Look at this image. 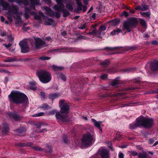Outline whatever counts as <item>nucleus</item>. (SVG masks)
Instances as JSON below:
<instances>
[{
  "instance_id": "nucleus-1",
  "label": "nucleus",
  "mask_w": 158,
  "mask_h": 158,
  "mask_svg": "<svg viewBox=\"0 0 158 158\" xmlns=\"http://www.w3.org/2000/svg\"><path fill=\"white\" fill-rule=\"evenodd\" d=\"M60 108V112L56 113L57 120L59 122L66 123L69 121V118L68 115L70 110V106L64 99L60 100L59 102Z\"/></svg>"
},
{
  "instance_id": "nucleus-2",
  "label": "nucleus",
  "mask_w": 158,
  "mask_h": 158,
  "mask_svg": "<svg viewBox=\"0 0 158 158\" xmlns=\"http://www.w3.org/2000/svg\"><path fill=\"white\" fill-rule=\"evenodd\" d=\"M9 100L16 104L22 103V111H23L27 106L28 99L26 95L24 94L17 91H12L8 96Z\"/></svg>"
},
{
  "instance_id": "nucleus-3",
  "label": "nucleus",
  "mask_w": 158,
  "mask_h": 158,
  "mask_svg": "<svg viewBox=\"0 0 158 158\" xmlns=\"http://www.w3.org/2000/svg\"><path fill=\"white\" fill-rule=\"evenodd\" d=\"M37 74L40 80L43 83H48L51 80V74L45 70H40L37 72Z\"/></svg>"
},
{
  "instance_id": "nucleus-4",
  "label": "nucleus",
  "mask_w": 158,
  "mask_h": 158,
  "mask_svg": "<svg viewBox=\"0 0 158 158\" xmlns=\"http://www.w3.org/2000/svg\"><path fill=\"white\" fill-rule=\"evenodd\" d=\"M138 22L137 18L134 17L131 18L127 21L124 23L123 27L128 32H130L132 29L136 27Z\"/></svg>"
},
{
  "instance_id": "nucleus-5",
  "label": "nucleus",
  "mask_w": 158,
  "mask_h": 158,
  "mask_svg": "<svg viewBox=\"0 0 158 158\" xmlns=\"http://www.w3.org/2000/svg\"><path fill=\"white\" fill-rule=\"evenodd\" d=\"M139 118L140 120L139 122H140L141 127L149 129L154 125V120L151 118L143 116H140Z\"/></svg>"
},
{
  "instance_id": "nucleus-6",
  "label": "nucleus",
  "mask_w": 158,
  "mask_h": 158,
  "mask_svg": "<svg viewBox=\"0 0 158 158\" xmlns=\"http://www.w3.org/2000/svg\"><path fill=\"white\" fill-rule=\"evenodd\" d=\"M93 138L91 135L89 133L85 134L81 140L82 145L87 146L92 143Z\"/></svg>"
},
{
  "instance_id": "nucleus-7",
  "label": "nucleus",
  "mask_w": 158,
  "mask_h": 158,
  "mask_svg": "<svg viewBox=\"0 0 158 158\" xmlns=\"http://www.w3.org/2000/svg\"><path fill=\"white\" fill-rule=\"evenodd\" d=\"M19 45L21 48V52L23 53L27 52L30 51L29 46L27 42L24 41H21Z\"/></svg>"
},
{
  "instance_id": "nucleus-8",
  "label": "nucleus",
  "mask_w": 158,
  "mask_h": 158,
  "mask_svg": "<svg viewBox=\"0 0 158 158\" xmlns=\"http://www.w3.org/2000/svg\"><path fill=\"white\" fill-rule=\"evenodd\" d=\"M35 45L36 49H40L43 47L45 44V42L39 38H35Z\"/></svg>"
},
{
  "instance_id": "nucleus-9",
  "label": "nucleus",
  "mask_w": 158,
  "mask_h": 158,
  "mask_svg": "<svg viewBox=\"0 0 158 158\" xmlns=\"http://www.w3.org/2000/svg\"><path fill=\"white\" fill-rule=\"evenodd\" d=\"M46 10L49 16L52 17L55 16L57 18H60V14L59 12H54L50 8L47 7L46 8Z\"/></svg>"
},
{
  "instance_id": "nucleus-10",
  "label": "nucleus",
  "mask_w": 158,
  "mask_h": 158,
  "mask_svg": "<svg viewBox=\"0 0 158 158\" xmlns=\"http://www.w3.org/2000/svg\"><path fill=\"white\" fill-rule=\"evenodd\" d=\"M26 131V129L25 127H21L15 130L14 131L15 132L17 135L24 136L25 135Z\"/></svg>"
},
{
  "instance_id": "nucleus-11",
  "label": "nucleus",
  "mask_w": 158,
  "mask_h": 158,
  "mask_svg": "<svg viewBox=\"0 0 158 158\" xmlns=\"http://www.w3.org/2000/svg\"><path fill=\"white\" fill-rule=\"evenodd\" d=\"M10 116L15 121H19L23 118V117L22 115L18 114V112H16L10 113Z\"/></svg>"
},
{
  "instance_id": "nucleus-12",
  "label": "nucleus",
  "mask_w": 158,
  "mask_h": 158,
  "mask_svg": "<svg viewBox=\"0 0 158 158\" xmlns=\"http://www.w3.org/2000/svg\"><path fill=\"white\" fill-rule=\"evenodd\" d=\"M19 9V6L16 5H12L10 6L9 12L14 15L20 14L18 12Z\"/></svg>"
},
{
  "instance_id": "nucleus-13",
  "label": "nucleus",
  "mask_w": 158,
  "mask_h": 158,
  "mask_svg": "<svg viewBox=\"0 0 158 158\" xmlns=\"http://www.w3.org/2000/svg\"><path fill=\"white\" fill-rule=\"evenodd\" d=\"M99 153L102 158H109V152L106 149H102L99 150Z\"/></svg>"
},
{
  "instance_id": "nucleus-14",
  "label": "nucleus",
  "mask_w": 158,
  "mask_h": 158,
  "mask_svg": "<svg viewBox=\"0 0 158 158\" xmlns=\"http://www.w3.org/2000/svg\"><path fill=\"white\" fill-rule=\"evenodd\" d=\"M139 117L136 119V123H131L130 124V128L131 129H135L137 127H141L140 122H139Z\"/></svg>"
},
{
  "instance_id": "nucleus-15",
  "label": "nucleus",
  "mask_w": 158,
  "mask_h": 158,
  "mask_svg": "<svg viewBox=\"0 0 158 158\" xmlns=\"http://www.w3.org/2000/svg\"><path fill=\"white\" fill-rule=\"evenodd\" d=\"M150 68L151 70L154 71L158 70V61L155 60L152 62Z\"/></svg>"
},
{
  "instance_id": "nucleus-16",
  "label": "nucleus",
  "mask_w": 158,
  "mask_h": 158,
  "mask_svg": "<svg viewBox=\"0 0 158 158\" xmlns=\"http://www.w3.org/2000/svg\"><path fill=\"white\" fill-rule=\"evenodd\" d=\"M64 7V6L63 4H57L55 5L54 8L55 10L59 12H61Z\"/></svg>"
},
{
  "instance_id": "nucleus-17",
  "label": "nucleus",
  "mask_w": 158,
  "mask_h": 158,
  "mask_svg": "<svg viewBox=\"0 0 158 158\" xmlns=\"http://www.w3.org/2000/svg\"><path fill=\"white\" fill-rule=\"evenodd\" d=\"M0 5L2 7L3 10L9 11L10 6V5L9 3L2 0L0 3Z\"/></svg>"
},
{
  "instance_id": "nucleus-18",
  "label": "nucleus",
  "mask_w": 158,
  "mask_h": 158,
  "mask_svg": "<svg viewBox=\"0 0 158 158\" xmlns=\"http://www.w3.org/2000/svg\"><path fill=\"white\" fill-rule=\"evenodd\" d=\"M2 132L3 134H7L9 132V128L7 124L3 123L2 124Z\"/></svg>"
},
{
  "instance_id": "nucleus-19",
  "label": "nucleus",
  "mask_w": 158,
  "mask_h": 158,
  "mask_svg": "<svg viewBox=\"0 0 158 158\" xmlns=\"http://www.w3.org/2000/svg\"><path fill=\"white\" fill-rule=\"evenodd\" d=\"M92 121L94 123V126L98 128L99 129V130L102 131V130L101 127V125L102 122L101 121L98 122L94 119H92Z\"/></svg>"
},
{
  "instance_id": "nucleus-20",
  "label": "nucleus",
  "mask_w": 158,
  "mask_h": 158,
  "mask_svg": "<svg viewBox=\"0 0 158 158\" xmlns=\"http://www.w3.org/2000/svg\"><path fill=\"white\" fill-rule=\"evenodd\" d=\"M148 155L147 153L144 151H143L142 152L139 153L138 156V158H148Z\"/></svg>"
},
{
  "instance_id": "nucleus-21",
  "label": "nucleus",
  "mask_w": 158,
  "mask_h": 158,
  "mask_svg": "<svg viewBox=\"0 0 158 158\" xmlns=\"http://www.w3.org/2000/svg\"><path fill=\"white\" fill-rule=\"evenodd\" d=\"M77 9L75 10V12H78L81 11L82 10V4L81 2H80L79 0L77 1Z\"/></svg>"
},
{
  "instance_id": "nucleus-22",
  "label": "nucleus",
  "mask_w": 158,
  "mask_h": 158,
  "mask_svg": "<svg viewBox=\"0 0 158 158\" xmlns=\"http://www.w3.org/2000/svg\"><path fill=\"white\" fill-rule=\"evenodd\" d=\"M52 68L55 71H60L64 69V68L63 67H59L55 65H52Z\"/></svg>"
},
{
  "instance_id": "nucleus-23",
  "label": "nucleus",
  "mask_w": 158,
  "mask_h": 158,
  "mask_svg": "<svg viewBox=\"0 0 158 158\" xmlns=\"http://www.w3.org/2000/svg\"><path fill=\"white\" fill-rule=\"evenodd\" d=\"M120 22V19H115L114 20H113L112 21L108 22L109 23H110L111 25L112 26H116L118 25Z\"/></svg>"
},
{
  "instance_id": "nucleus-24",
  "label": "nucleus",
  "mask_w": 158,
  "mask_h": 158,
  "mask_svg": "<svg viewBox=\"0 0 158 158\" xmlns=\"http://www.w3.org/2000/svg\"><path fill=\"white\" fill-rule=\"evenodd\" d=\"M110 64V61L108 60H106L101 62L100 65L104 67H106L108 66Z\"/></svg>"
},
{
  "instance_id": "nucleus-25",
  "label": "nucleus",
  "mask_w": 158,
  "mask_h": 158,
  "mask_svg": "<svg viewBox=\"0 0 158 158\" xmlns=\"http://www.w3.org/2000/svg\"><path fill=\"white\" fill-rule=\"evenodd\" d=\"M120 49L119 47H106L105 48V49L108 51H114L118 50Z\"/></svg>"
},
{
  "instance_id": "nucleus-26",
  "label": "nucleus",
  "mask_w": 158,
  "mask_h": 158,
  "mask_svg": "<svg viewBox=\"0 0 158 158\" xmlns=\"http://www.w3.org/2000/svg\"><path fill=\"white\" fill-rule=\"evenodd\" d=\"M59 96V94L57 93L51 94L49 96V98L52 100H53Z\"/></svg>"
},
{
  "instance_id": "nucleus-27",
  "label": "nucleus",
  "mask_w": 158,
  "mask_h": 158,
  "mask_svg": "<svg viewBox=\"0 0 158 158\" xmlns=\"http://www.w3.org/2000/svg\"><path fill=\"white\" fill-rule=\"evenodd\" d=\"M57 77L58 78H61L63 81H65L66 80V77L65 75L62 73H58L57 74Z\"/></svg>"
},
{
  "instance_id": "nucleus-28",
  "label": "nucleus",
  "mask_w": 158,
  "mask_h": 158,
  "mask_svg": "<svg viewBox=\"0 0 158 158\" xmlns=\"http://www.w3.org/2000/svg\"><path fill=\"white\" fill-rule=\"evenodd\" d=\"M14 19L16 20V24H19L22 23L21 18L19 15H16V17H15Z\"/></svg>"
},
{
  "instance_id": "nucleus-29",
  "label": "nucleus",
  "mask_w": 158,
  "mask_h": 158,
  "mask_svg": "<svg viewBox=\"0 0 158 158\" xmlns=\"http://www.w3.org/2000/svg\"><path fill=\"white\" fill-rule=\"evenodd\" d=\"M40 108L43 109L44 110H46L50 108V107L48 104L46 103H44L41 105Z\"/></svg>"
},
{
  "instance_id": "nucleus-30",
  "label": "nucleus",
  "mask_w": 158,
  "mask_h": 158,
  "mask_svg": "<svg viewBox=\"0 0 158 158\" xmlns=\"http://www.w3.org/2000/svg\"><path fill=\"white\" fill-rule=\"evenodd\" d=\"M106 26H104V25H102V26H100L99 27L98 30V33H97V34H98V33L99 35L100 34L101 32L102 31L105 30H106Z\"/></svg>"
},
{
  "instance_id": "nucleus-31",
  "label": "nucleus",
  "mask_w": 158,
  "mask_h": 158,
  "mask_svg": "<svg viewBox=\"0 0 158 158\" xmlns=\"http://www.w3.org/2000/svg\"><path fill=\"white\" fill-rule=\"evenodd\" d=\"M62 11L63 12V17H65L70 14V13L67 10L64 9Z\"/></svg>"
},
{
  "instance_id": "nucleus-32",
  "label": "nucleus",
  "mask_w": 158,
  "mask_h": 158,
  "mask_svg": "<svg viewBox=\"0 0 158 158\" xmlns=\"http://www.w3.org/2000/svg\"><path fill=\"white\" fill-rule=\"evenodd\" d=\"M66 7L71 11H72L73 10V7L72 4L70 3H67L66 4Z\"/></svg>"
},
{
  "instance_id": "nucleus-33",
  "label": "nucleus",
  "mask_w": 158,
  "mask_h": 158,
  "mask_svg": "<svg viewBox=\"0 0 158 158\" xmlns=\"http://www.w3.org/2000/svg\"><path fill=\"white\" fill-rule=\"evenodd\" d=\"M30 86L31 87V89L34 90H37V87L35 85V83L33 82H31L30 83Z\"/></svg>"
},
{
  "instance_id": "nucleus-34",
  "label": "nucleus",
  "mask_w": 158,
  "mask_h": 158,
  "mask_svg": "<svg viewBox=\"0 0 158 158\" xmlns=\"http://www.w3.org/2000/svg\"><path fill=\"white\" fill-rule=\"evenodd\" d=\"M121 30L117 28L113 30V31L111 32V34L112 35H114L116 34H118Z\"/></svg>"
},
{
  "instance_id": "nucleus-35",
  "label": "nucleus",
  "mask_w": 158,
  "mask_h": 158,
  "mask_svg": "<svg viewBox=\"0 0 158 158\" xmlns=\"http://www.w3.org/2000/svg\"><path fill=\"white\" fill-rule=\"evenodd\" d=\"M119 84V81L118 80H115L111 82V85L113 86H115Z\"/></svg>"
},
{
  "instance_id": "nucleus-36",
  "label": "nucleus",
  "mask_w": 158,
  "mask_h": 158,
  "mask_svg": "<svg viewBox=\"0 0 158 158\" xmlns=\"http://www.w3.org/2000/svg\"><path fill=\"white\" fill-rule=\"evenodd\" d=\"M31 5L35 4L38 5L39 4L40 0H29Z\"/></svg>"
},
{
  "instance_id": "nucleus-37",
  "label": "nucleus",
  "mask_w": 158,
  "mask_h": 158,
  "mask_svg": "<svg viewBox=\"0 0 158 158\" xmlns=\"http://www.w3.org/2000/svg\"><path fill=\"white\" fill-rule=\"evenodd\" d=\"M31 148L34 150L36 151H43V150L41 147L39 146H32Z\"/></svg>"
},
{
  "instance_id": "nucleus-38",
  "label": "nucleus",
  "mask_w": 158,
  "mask_h": 158,
  "mask_svg": "<svg viewBox=\"0 0 158 158\" xmlns=\"http://www.w3.org/2000/svg\"><path fill=\"white\" fill-rule=\"evenodd\" d=\"M15 61H16V59L15 58H11L9 57L8 58L4 60V61L6 62H12Z\"/></svg>"
},
{
  "instance_id": "nucleus-39",
  "label": "nucleus",
  "mask_w": 158,
  "mask_h": 158,
  "mask_svg": "<svg viewBox=\"0 0 158 158\" xmlns=\"http://www.w3.org/2000/svg\"><path fill=\"white\" fill-rule=\"evenodd\" d=\"M140 23L141 25L144 27H145L147 26V24L146 21L142 19H141L139 20Z\"/></svg>"
},
{
  "instance_id": "nucleus-40",
  "label": "nucleus",
  "mask_w": 158,
  "mask_h": 158,
  "mask_svg": "<svg viewBox=\"0 0 158 158\" xmlns=\"http://www.w3.org/2000/svg\"><path fill=\"white\" fill-rule=\"evenodd\" d=\"M15 145L16 146H18L21 147H26V144L23 143H15Z\"/></svg>"
},
{
  "instance_id": "nucleus-41",
  "label": "nucleus",
  "mask_w": 158,
  "mask_h": 158,
  "mask_svg": "<svg viewBox=\"0 0 158 158\" xmlns=\"http://www.w3.org/2000/svg\"><path fill=\"white\" fill-rule=\"evenodd\" d=\"M51 57L48 56H41L39 58V59L42 60H48L50 59Z\"/></svg>"
},
{
  "instance_id": "nucleus-42",
  "label": "nucleus",
  "mask_w": 158,
  "mask_h": 158,
  "mask_svg": "<svg viewBox=\"0 0 158 158\" xmlns=\"http://www.w3.org/2000/svg\"><path fill=\"white\" fill-rule=\"evenodd\" d=\"M142 11H145L148 9L149 7L148 5L145 4H143L142 5Z\"/></svg>"
},
{
  "instance_id": "nucleus-43",
  "label": "nucleus",
  "mask_w": 158,
  "mask_h": 158,
  "mask_svg": "<svg viewBox=\"0 0 158 158\" xmlns=\"http://www.w3.org/2000/svg\"><path fill=\"white\" fill-rule=\"evenodd\" d=\"M140 14L145 17H149L150 15V13L148 12H141Z\"/></svg>"
},
{
  "instance_id": "nucleus-44",
  "label": "nucleus",
  "mask_w": 158,
  "mask_h": 158,
  "mask_svg": "<svg viewBox=\"0 0 158 158\" xmlns=\"http://www.w3.org/2000/svg\"><path fill=\"white\" fill-rule=\"evenodd\" d=\"M52 148L51 147L48 146L46 150V152L47 153H51L52 151Z\"/></svg>"
},
{
  "instance_id": "nucleus-45",
  "label": "nucleus",
  "mask_w": 158,
  "mask_h": 158,
  "mask_svg": "<svg viewBox=\"0 0 158 158\" xmlns=\"http://www.w3.org/2000/svg\"><path fill=\"white\" fill-rule=\"evenodd\" d=\"M129 14L128 13H127V11L125 10L123 11L121 13V16H124L126 17H127L129 16Z\"/></svg>"
},
{
  "instance_id": "nucleus-46",
  "label": "nucleus",
  "mask_w": 158,
  "mask_h": 158,
  "mask_svg": "<svg viewBox=\"0 0 158 158\" xmlns=\"http://www.w3.org/2000/svg\"><path fill=\"white\" fill-rule=\"evenodd\" d=\"M87 26V23H85L83 25L81 24L80 26L78 27V28L80 29H85Z\"/></svg>"
},
{
  "instance_id": "nucleus-47",
  "label": "nucleus",
  "mask_w": 158,
  "mask_h": 158,
  "mask_svg": "<svg viewBox=\"0 0 158 158\" xmlns=\"http://www.w3.org/2000/svg\"><path fill=\"white\" fill-rule=\"evenodd\" d=\"M7 40L10 42H11L14 40V38L12 37L11 35L7 36Z\"/></svg>"
},
{
  "instance_id": "nucleus-48",
  "label": "nucleus",
  "mask_w": 158,
  "mask_h": 158,
  "mask_svg": "<svg viewBox=\"0 0 158 158\" xmlns=\"http://www.w3.org/2000/svg\"><path fill=\"white\" fill-rule=\"evenodd\" d=\"M31 58H26L24 59H19L18 61H20L27 62L31 60Z\"/></svg>"
},
{
  "instance_id": "nucleus-49",
  "label": "nucleus",
  "mask_w": 158,
  "mask_h": 158,
  "mask_svg": "<svg viewBox=\"0 0 158 158\" xmlns=\"http://www.w3.org/2000/svg\"><path fill=\"white\" fill-rule=\"evenodd\" d=\"M63 139L64 142L66 143H69V141L66 135H64L63 137Z\"/></svg>"
},
{
  "instance_id": "nucleus-50",
  "label": "nucleus",
  "mask_w": 158,
  "mask_h": 158,
  "mask_svg": "<svg viewBox=\"0 0 158 158\" xmlns=\"http://www.w3.org/2000/svg\"><path fill=\"white\" fill-rule=\"evenodd\" d=\"M130 153L131 155L133 156H135L137 155L138 156L139 154V153L137 152L133 151H131L130 152Z\"/></svg>"
},
{
  "instance_id": "nucleus-51",
  "label": "nucleus",
  "mask_w": 158,
  "mask_h": 158,
  "mask_svg": "<svg viewBox=\"0 0 158 158\" xmlns=\"http://www.w3.org/2000/svg\"><path fill=\"white\" fill-rule=\"evenodd\" d=\"M22 3L25 6H27L29 4V2L28 0H23Z\"/></svg>"
},
{
  "instance_id": "nucleus-52",
  "label": "nucleus",
  "mask_w": 158,
  "mask_h": 158,
  "mask_svg": "<svg viewBox=\"0 0 158 158\" xmlns=\"http://www.w3.org/2000/svg\"><path fill=\"white\" fill-rule=\"evenodd\" d=\"M96 32L97 30L96 29H95L93 30L92 32H89L88 34L90 35H92L93 34H96Z\"/></svg>"
},
{
  "instance_id": "nucleus-53",
  "label": "nucleus",
  "mask_w": 158,
  "mask_h": 158,
  "mask_svg": "<svg viewBox=\"0 0 158 158\" xmlns=\"http://www.w3.org/2000/svg\"><path fill=\"white\" fill-rule=\"evenodd\" d=\"M7 33L5 31H1L0 32V35L1 36H5L6 35Z\"/></svg>"
},
{
  "instance_id": "nucleus-54",
  "label": "nucleus",
  "mask_w": 158,
  "mask_h": 158,
  "mask_svg": "<svg viewBox=\"0 0 158 158\" xmlns=\"http://www.w3.org/2000/svg\"><path fill=\"white\" fill-rule=\"evenodd\" d=\"M56 110H53L51 111H49L48 113V114L49 115H53L54 114L56 113Z\"/></svg>"
},
{
  "instance_id": "nucleus-55",
  "label": "nucleus",
  "mask_w": 158,
  "mask_h": 158,
  "mask_svg": "<svg viewBox=\"0 0 158 158\" xmlns=\"http://www.w3.org/2000/svg\"><path fill=\"white\" fill-rule=\"evenodd\" d=\"M44 112H40L34 115V116L35 117H38L43 116L44 115Z\"/></svg>"
},
{
  "instance_id": "nucleus-56",
  "label": "nucleus",
  "mask_w": 158,
  "mask_h": 158,
  "mask_svg": "<svg viewBox=\"0 0 158 158\" xmlns=\"http://www.w3.org/2000/svg\"><path fill=\"white\" fill-rule=\"evenodd\" d=\"M57 4H63L62 2H66V0H56Z\"/></svg>"
},
{
  "instance_id": "nucleus-57",
  "label": "nucleus",
  "mask_w": 158,
  "mask_h": 158,
  "mask_svg": "<svg viewBox=\"0 0 158 158\" xmlns=\"http://www.w3.org/2000/svg\"><path fill=\"white\" fill-rule=\"evenodd\" d=\"M3 45L6 48H8L10 47H11L12 45V44L10 43H9L8 44H3Z\"/></svg>"
},
{
  "instance_id": "nucleus-58",
  "label": "nucleus",
  "mask_w": 158,
  "mask_h": 158,
  "mask_svg": "<svg viewBox=\"0 0 158 158\" xmlns=\"http://www.w3.org/2000/svg\"><path fill=\"white\" fill-rule=\"evenodd\" d=\"M35 125L36 126L37 128H40L41 127V126L43 125V124L41 123H39L38 124H36Z\"/></svg>"
},
{
  "instance_id": "nucleus-59",
  "label": "nucleus",
  "mask_w": 158,
  "mask_h": 158,
  "mask_svg": "<svg viewBox=\"0 0 158 158\" xmlns=\"http://www.w3.org/2000/svg\"><path fill=\"white\" fill-rule=\"evenodd\" d=\"M25 12L27 13L29 12L31 10L30 8L27 7L25 8Z\"/></svg>"
},
{
  "instance_id": "nucleus-60",
  "label": "nucleus",
  "mask_w": 158,
  "mask_h": 158,
  "mask_svg": "<svg viewBox=\"0 0 158 158\" xmlns=\"http://www.w3.org/2000/svg\"><path fill=\"white\" fill-rule=\"evenodd\" d=\"M107 76L106 74H103L101 76V78L102 79H105L107 78Z\"/></svg>"
},
{
  "instance_id": "nucleus-61",
  "label": "nucleus",
  "mask_w": 158,
  "mask_h": 158,
  "mask_svg": "<svg viewBox=\"0 0 158 158\" xmlns=\"http://www.w3.org/2000/svg\"><path fill=\"white\" fill-rule=\"evenodd\" d=\"M34 19H35L38 20L41 19V17L40 16L37 15L34 16Z\"/></svg>"
},
{
  "instance_id": "nucleus-62",
  "label": "nucleus",
  "mask_w": 158,
  "mask_h": 158,
  "mask_svg": "<svg viewBox=\"0 0 158 158\" xmlns=\"http://www.w3.org/2000/svg\"><path fill=\"white\" fill-rule=\"evenodd\" d=\"M152 44L155 45H157L158 44V42L156 40H154L152 41L151 42Z\"/></svg>"
},
{
  "instance_id": "nucleus-63",
  "label": "nucleus",
  "mask_w": 158,
  "mask_h": 158,
  "mask_svg": "<svg viewBox=\"0 0 158 158\" xmlns=\"http://www.w3.org/2000/svg\"><path fill=\"white\" fill-rule=\"evenodd\" d=\"M24 16H25V18L26 19H28V18H29V15L28 14V13L25 12V13L24 14Z\"/></svg>"
},
{
  "instance_id": "nucleus-64",
  "label": "nucleus",
  "mask_w": 158,
  "mask_h": 158,
  "mask_svg": "<svg viewBox=\"0 0 158 158\" xmlns=\"http://www.w3.org/2000/svg\"><path fill=\"white\" fill-rule=\"evenodd\" d=\"M30 29V27H25V26L23 27L22 29L23 30L27 31L28 30H29Z\"/></svg>"
}]
</instances>
